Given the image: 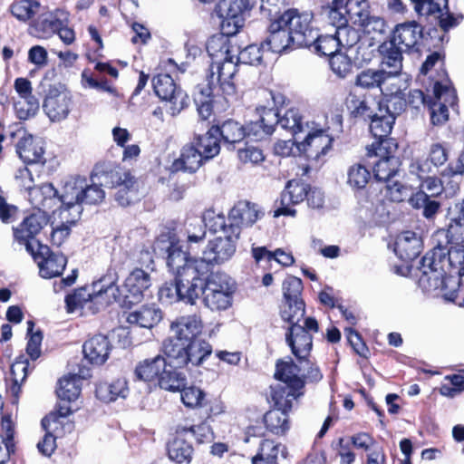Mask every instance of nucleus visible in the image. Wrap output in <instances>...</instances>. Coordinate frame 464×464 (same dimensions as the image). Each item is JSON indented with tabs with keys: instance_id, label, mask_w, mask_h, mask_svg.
I'll use <instances>...</instances> for the list:
<instances>
[{
	"instance_id": "obj_63",
	"label": "nucleus",
	"mask_w": 464,
	"mask_h": 464,
	"mask_svg": "<svg viewBox=\"0 0 464 464\" xmlns=\"http://www.w3.org/2000/svg\"><path fill=\"white\" fill-rule=\"evenodd\" d=\"M265 47L256 44H250L243 50L236 53L237 62L249 65H257L262 62L263 53Z\"/></svg>"
},
{
	"instance_id": "obj_47",
	"label": "nucleus",
	"mask_w": 464,
	"mask_h": 464,
	"mask_svg": "<svg viewBox=\"0 0 464 464\" xmlns=\"http://www.w3.org/2000/svg\"><path fill=\"white\" fill-rule=\"evenodd\" d=\"M58 195V191L54 187L50 184H43L41 186H35L32 190L28 192V198L31 204L38 208H50V201L53 198Z\"/></svg>"
},
{
	"instance_id": "obj_5",
	"label": "nucleus",
	"mask_w": 464,
	"mask_h": 464,
	"mask_svg": "<svg viewBox=\"0 0 464 464\" xmlns=\"http://www.w3.org/2000/svg\"><path fill=\"white\" fill-rule=\"evenodd\" d=\"M358 105L354 108L353 113L361 116H368L372 118L370 130L377 139L371 146L367 147V155H372V150L377 155H382V150L391 149V142L387 139L392 132L395 122L394 116L390 114L383 109V104H380L378 111L371 116L367 113L369 110L364 101H357Z\"/></svg>"
},
{
	"instance_id": "obj_7",
	"label": "nucleus",
	"mask_w": 464,
	"mask_h": 464,
	"mask_svg": "<svg viewBox=\"0 0 464 464\" xmlns=\"http://www.w3.org/2000/svg\"><path fill=\"white\" fill-rule=\"evenodd\" d=\"M193 275L192 270H187L179 274V277L175 276L173 283H165L159 290L160 302L166 304L179 301L194 304L200 295L204 283L188 279L193 277Z\"/></svg>"
},
{
	"instance_id": "obj_27",
	"label": "nucleus",
	"mask_w": 464,
	"mask_h": 464,
	"mask_svg": "<svg viewBox=\"0 0 464 464\" xmlns=\"http://www.w3.org/2000/svg\"><path fill=\"white\" fill-rule=\"evenodd\" d=\"M195 435L193 426L178 429L175 438L168 445L169 458L179 464H188L192 459L193 447L186 439Z\"/></svg>"
},
{
	"instance_id": "obj_38",
	"label": "nucleus",
	"mask_w": 464,
	"mask_h": 464,
	"mask_svg": "<svg viewBox=\"0 0 464 464\" xmlns=\"http://www.w3.org/2000/svg\"><path fill=\"white\" fill-rule=\"evenodd\" d=\"M390 149L382 150V155H377L372 150V155L369 157H380V160L374 163L373 173L377 180L388 182L396 174L399 167V160L397 158L391 155Z\"/></svg>"
},
{
	"instance_id": "obj_43",
	"label": "nucleus",
	"mask_w": 464,
	"mask_h": 464,
	"mask_svg": "<svg viewBox=\"0 0 464 464\" xmlns=\"http://www.w3.org/2000/svg\"><path fill=\"white\" fill-rule=\"evenodd\" d=\"M82 377L78 374L63 376L59 380L57 396L63 401H74L81 393Z\"/></svg>"
},
{
	"instance_id": "obj_23",
	"label": "nucleus",
	"mask_w": 464,
	"mask_h": 464,
	"mask_svg": "<svg viewBox=\"0 0 464 464\" xmlns=\"http://www.w3.org/2000/svg\"><path fill=\"white\" fill-rule=\"evenodd\" d=\"M203 328L199 316L190 314L181 316L170 324L172 335L168 340H174L179 343L185 344L197 340Z\"/></svg>"
},
{
	"instance_id": "obj_28",
	"label": "nucleus",
	"mask_w": 464,
	"mask_h": 464,
	"mask_svg": "<svg viewBox=\"0 0 464 464\" xmlns=\"http://www.w3.org/2000/svg\"><path fill=\"white\" fill-rule=\"evenodd\" d=\"M310 186L300 179L289 180L281 196V205L275 216H295L296 211L290 205H296L304 201L307 196Z\"/></svg>"
},
{
	"instance_id": "obj_60",
	"label": "nucleus",
	"mask_w": 464,
	"mask_h": 464,
	"mask_svg": "<svg viewBox=\"0 0 464 464\" xmlns=\"http://www.w3.org/2000/svg\"><path fill=\"white\" fill-rule=\"evenodd\" d=\"M180 398L185 406L188 408H198L204 405L206 394L197 386H186L180 389Z\"/></svg>"
},
{
	"instance_id": "obj_37",
	"label": "nucleus",
	"mask_w": 464,
	"mask_h": 464,
	"mask_svg": "<svg viewBox=\"0 0 464 464\" xmlns=\"http://www.w3.org/2000/svg\"><path fill=\"white\" fill-rule=\"evenodd\" d=\"M233 35L221 31L220 34H215L208 40L206 48L212 62L226 59L237 53V48L231 45L229 37Z\"/></svg>"
},
{
	"instance_id": "obj_56",
	"label": "nucleus",
	"mask_w": 464,
	"mask_h": 464,
	"mask_svg": "<svg viewBox=\"0 0 464 464\" xmlns=\"http://www.w3.org/2000/svg\"><path fill=\"white\" fill-rule=\"evenodd\" d=\"M205 228L214 233L222 232L224 235L230 233L229 223H227L226 218L221 213H216L214 210H207L201 219Z\"/></svg>"
},
{
	"instance_id": "obj_18",
	"label": "nucleus",
	"mask_w": 464,
	"mask_h": 464,
	"mask_svg": "<svg viewBox=\"0 0 464 464\" xmlns=\"http://www.w3.org/2000/svg\"><path fill=\"white\" fill-rule=\"evenodd\" d=\"M263 121H267V132H273L276 125L289 130L293 135L304 131L299 111L294 108L286 110L284 114L278 110L263 108Z\"/></svg>"
},
{
	"instance_id": "obj_51",
	"label": "nucleus",
	"mask_w": 464,
	"mask_h": 464,
	"mask_svg": "<svg viewBox=\"0 0 464 464\" xmlns=\"http://www.w3.org/2000/svg\"><path fill=\"white\" fill-rule=\"evenodd\" d=\"M347 185L353 189H362L371 179L369 169L360 163L351 165L346 171Z\"/></svg>"
},
{
	"instance_id": "obj_33",
	"label": "nucleus",
	"mask_w": 464,
	"mask_h": 464,
	"mask_svg": "<svg viewBox=\"0 0 464 464\" xmlns=\"http://www.w3.org/2000/svg\"><path fill=\"white\" fill-rule=\"evenodd\" d=\"M379 52L382 55L381 69L386 70V73L392 81L391 84L394 85V82L397 81L396 77L402 69V53L404 51L386 41L379 46Z\"/></svg>"
},
{
	"instance_id": "obj_26",
	"label": "nucleus",
	"mask_w": 464,
	"mask_h": 464,
	"mask_svg": "<svg viewBox=\"0 0 464 464\" xmlns=\"http://www.w3.org/2000/svg\"><path fill=\"white\" fill-rule=\"evenodd\" d=\"M34 259L37 262L40 276L44 278L59 276L67 263L65 256L53 253L47 246L42 245L39 246V252L34 255Z\"/></svg>"
},
{
	"instance_id": "obj_53",
	"label": "nucleus",
	"mask_w": 464,
	"mask_h": 464,
	"mask_svg": "<svg viewBox=\"0 0 464 464\" xmlns=\"http://www.w3.org/2000/svg\"><path fill=\"white\" fill-rule=\"evenodd\" d=\"M280 445L265 440L261 442L258 453L253 458V464H277Z\"/></svg>"
},
{
	"instance_id": "obj_44",
	"label": "nucleus",
	"mask_w": 464,
	"mask_h": 464,
	"mask_svg": "<svg viewBox=\"0 0 464 464\" xmlns=\"http://www.w3.org/2000/svg\"><path fill=\"white\" fill-rule=\"evenodd\" d=\"M300 390L284 383L275 387L272 392V399L276 407V409L285 411L291 410L294 400H296L303 394Z\"/></svg>"
},
{
	"instance_id": "obj_3",
	"label": "nucleus",
	"mask_w": 464,
	"mask_h": 464,
	"mask_svg": "<svg viewBox=\"0 0 464 464\" xmlns=\"http://www.w3.org/2000/svg\"><path fill=\"white\" fill-rule=\"evenodd\" d=\"M92 180H96L102 187H117L115 199L122 207L129 206L139 198L134 177L119 167L110 166L102 170L96 169Z\"/></svg>"
},
{
	"instance_id": "obj_25",
	"label": "nucleus",
	"mask_w": 464,
	"mask_h": 464,
	"mask_svg": "<svg viewBox=\"0 0 464 464\" xmlns=\"http://www.w3.org/2000/svg\"><path fill=\"white\" fill-rule=\"evenodd\" d=\"M262 47H266L267 50L276 53H282L300 46H296L295 40L288 30L279 23V18H276L270 24L268 35L262 43Z\"/></svg>"
},
{
	"instance_id": "obj_59",
	"label": "nucleus",
	"mask_w": 464,
	"mask_h": 464,
	"mask_svg": "<svg viewBox=\"0 0 464 464\" xmlns=\"http://www.w3.org/2000/svg\"><path fill=\"white\" fill-rule=\"evenodd\" d=\"M411 205L415 208H423V216L427 218H433L440 208V203L430 199L422 193H415L410 198Z\"/></svg>"
},
{
	"instance_id": "obj_22",
	"label": "nucleus",
	"mask_w": 464,
	"mask_h": 464,
	"mask_svg": "<svg viewBox=\"0 0 464 464\" xmlns=\"http://www.w3.org/2000/svg\"><path fill=\"white\" fill-rule=\"evenodd\" d=\"M47 223L45 213L38 210L26 217L17 227H14V237L19 243L24 244L26 250L34 255L29 240L33 239Z\"/></svg>"
},
{
	"instance_id": "obj_21",
	"label": "nucleus",
	"mask_w": 464,
	"mask_h": 464,
	"mask_svg": "<svg viewBox=\"0 0 464 464\" xmlns=\"http://www.w3.org/2000/svg\"><path fill=\"white\" fill-rule=\"evenodd\" d=\"M261 216L263 213L256 204L238 201L228 214L229 229L239 237L242 227L252 226Z\"/></svg>"
},
{
	"instance_id": "obj_16",
	"label": "nucleus",
	"mask_w": 464,
	"mask_h": 464,
	"mask_svg": "<svg viewBox=\"0 0 464 464\" xmlns=\"http://www.w3.org/2000/svg\"><path fill=\"white\" fill-rule=\"evenodd\" d=\"M44 111L52 121L65 120L72 108L71 94L64 89L51 86L43 104Z\"/></svg>"
},
{
	"instance_id": "obj_13",
	"label": "nucleus",
	"mask_w": 464,
	"mask_h": 464,
	"mask_svg": "<svg viewBox=\"0 0 464 464\" xmlns=\"http://www.w3.org/2000/svg\"><path fill=\"white\" fill-rule=\"evenodd\" d=\"M155 93L163 101L168 102L169 113L178 115L188 104L187 93L178 88L169 74H158L152 80Z\"/></svg>"
},
{
	"instance_id": "obj_42",
	"label": "nucleus",
	"mask_w": 464,
	"mask_h": 464,
	"mask_svg": "<svg viewBox=\"0 0 464 464\" xmlns=\"http://www.w3.org/2000/svg\"><path fill=\"white\" fill-rule=\"evenodd\" d=\"M167 363L168 358L165 359L160 355L146 359L137 365L135 374L137 378L145 382H150L156 377L160 379V375L165 370Z\"/></svg>"
},
{
	"instance_id": "obj_20",
	"label": "nucleus",
	"mask_w": 464,
	"mask_h": 464,
	"mask_svg": "<svg viewBox=\"0 0 464 464\" xmlns=\"http://www.w3.org/2000/svg\"><path fill=\"white\" fill-rule=\"evenodd\" d=\"M198 259L189 258L178 243H170L168 246L167 265L177 277H179V274L187 270H192L194 272L193 277L188 279L204 283V275H201L197 264Z\"/></svg>"
},
{
	"instance_id": "obj_4",
	"label": "nucleus",
	"mask_w": 464,
	"mask_h": 464,
	"mask_svg": "<svg viewBox=\"0 0 464 464\" xmlns=\"http://www.w3.org/2000/svg\"><path fill=\"white\" fill-rule=\"evenodd\" d=\"M163 352L170 363L176 367H184L188 363L200 365L212 353L211 345L205 340L197 339L185 344L174 340L163 343Z\"/></svg>"
},
{
	"instance_id": "obj_57",
	"label": "nucleus",
	"mask_w": 464,
	"mask_h": 464,
	"mask_svg": "<svg viewBox=\"0 0 464 464\" xmlns=\"http://www.w3.org/2000/svg\"><path fill=\"white\" fill-rule=\"evenodd\" d=\"M315 53L321 55H332L339 53V42L334 34L318 35L315 41L312 44Z\"/></svg>"
},
{
	"instance_id": "obj_50",
	"label": "nucleus",
	"mask_w": 464,
	"mask_h": 464,
	"mask_svg": "<svg viewBox=\"0 0 464 464\" xmlns=\"http://www.w3.org/2000/svg\"><path fill=\"white\" fill-rule=\"evenodd\" d=\"M383 94L389 96L386 104L383 105V109L387 111L388 113L392 114L394 119H396V117L404 111L407 104L404 90L401 87L395 90L385 87Z\"/></svg>"
},
{
	"instance_id": "obj_61",
	"label": "nucleus",
	"mask_w": 464,
	"mask_h": 464,
	"mask_svg": "<svg viewBox=\"0 0 464 464\" xmlns=\"http://www.w3.org/2000/svg\"><path fill=\"white\" fill-rule=\"evenodd\" d=\"M330 67L333 72L340 78H345L353 72V63L343 53H337L330 58Z\"/></svg>"
},
{
	"instance_id": "obj_48",
	"label": "nucleus",
	"mask_w": 464,
	"mask_h": 464,
	"mask_svg": "<svg viewBox=\"0 0 464 464\" xmlns=\"http://www.w3.org/2000/svg\"><path fill=\"white\" fill-rule=\"evenodd\" d=\"M15 92L18 93L20 99H29V106L26 111H24L20 106L18 107L19 114L22 117H25L30 113H35L39 109V102L37 99L33 95V88L31 82L26 78H17L14 84Z\"/></svg>"
},
{
	"instance_id": "obj_29",
	"label": "nucleus",
	"mask_w": 464,
	"mask_h": 464,
	"mask_svg": "<svg viewBox=\"0 0 464 464\" xmlns=\"http://www.w3.org/2000/svg\"><path fill=\"white\" fill-rule=\"evenodd\" d=\"M298 364L292 360L277 362L275 377L295 389L304 385L305 371L309 368V361L297 360Z\"/></svg>"
},
{
	"instance_id": "obj_30",
	"label": "nucleus",
	"mask_w": 464,
	"mask_h": 464,
	"mask_svg": "<svg viewBox=\"0 0 464 464\" xmlns=\"http://www.w3.org/2000/svg\"><path fill=\"white\" fill-rule=\"evenodd\" d=\"M437 244H464V218L449 211L445 228L438 229L432 237Z\"/></svg>"
},
{
	"instance_id": "obj_41",
	"label": "nucleus",
	"mask_w": 464,
	"mask_h": 464,
	"mask_svg": "<svg viewBox=\"0 0 464 464\" xmlns=\"http://www.w3.org/2000/svg\"><path fill=\"white\" fill-rule=\"evenodd\" d=\"M218 129L212 126L204 135H196L195 146L200 150L205 160L216 157L220 151V140Z\"/></svg>"
},
{
	"instance_id": "obj_31",
	"label": "nucleus",
	"mask_w": 464,
	"mask_h": 464,
	"mask_svg": "<svg viewBox=\"0 0 464 464\" xmlns=\"http://www.w3.org/2000/svg\"><path fill=\"white\" fill-rule=\"evenodd\" d=\"M421 36V26L416 22H407L396 25L388 42L407 52L417 44Z\"/></svg>"
},
{
	"instance_id": "obj_9",
	"label": "nucleus",
	"mask_w": 464,
	"mask_h": 464,
	"mask_svg": "<svg viewBox=\"0 0 464 464\" xmlns=\"http://www.w3.org/2000/svg\"><path fill=\"white\" fill-rule=\"evenodd\" d=\"M282 24L295 40L296 46L311 47L317 38V32L312 26L313 14L309 12H299L289 9L279 17Z\"/></svg>"
},
{
	"instance_id": "obj_15",
	"label": "nucleus",
	"mask_w": 464,
	"mask_h": 464,
	"mask_svg": "<svg viewBox=\"0 0 464 464\" xmlns=\"http://www.w3.org/2000/svg\"><path fill=\"white\" fill-rule=\"evenodd\" d=\"M236 53L226 59L212 62L210 65V84H218L226 99L236 93L235 84L231 82L237 72Z\"/></svg>"
},
{
	"instance_id": "obj_10",
	"label": "nucleus",
	"mask_w": 464,
	"mask_h": 464,
	"mask_svg": "<svg viewBox=\"0 0 464 464\" xmlns=\"http://www.w3.org/2000/svg\"><path fill=\"white\" fill-rule=\"evenodd\" d=\"M318 323L313 317L304 319V325H289L285 334V341L296 360L309 361L313 347V337L309 332L316 333Z\"/></svg>"
},
{
	"instance_id": "obj_19",
	"label": "nucleus",
	"mask_w": 464,
	"mask_h": 464,
	"mask_svg": "<svg viewBox=\"0 0 464 464\" xmlns=\"http://www.w3.org/2000/svg\"><path fill=\"white\" fill-rule=\"evenodd\" d=\"M305 127L309 129L308 133L298 148L307 158L318 160L330 150L334 139L328 129L310 128L308 123Z\"/></svg>"
},
{
	"instance_id": "obj_54",
	"label": "nucleus",
	"mask_w": 464,
	"mask_h": 464,
	"mask_svg": "<svg viewBox=\"0 0 464 464\" xmlns=\"http://www.w3.org/2000/svg\"><path fill=\"white\" fill-rule=\"evenodd\" d=\"M347 15L354 24L360 25L370 15L367 0H347L344 5Z\"/></svg>"
},
{
	"instance_id": "obj_32",
	"label": "nucleus",
	"mask_w": 464,
	"mask_h": 464,
	"mask_svg": "<svg viewBox=\"0 0 464 464\" xmlns=\"http://www.w3.org/2000/svg\"><path fill=\"white\" fill-rule=\"evenodd\" d=\"M111 349L110 341L102 334L89 338L82 345L84 358L93 365L103 364L109 358Z\"/></svg>"
},
{
	"instance_id": "obj_45",
	"label": "nucleus",
	"mask_w": 464,
	"mask_h": 464,
	"mask_svg": "<svg viewBox=\"0 0 464 464\" xmlns=\"http://www.w3.org/2000/svg\"><path fill=\"white\" fill-rule=\"evenodd\" d=\"M176 366L168 360L165 370L161 372L159 379L160 387L169 392H179L187 385L186 376L176 370Z\"/></svg>"
},
{
	"instance_id": "obj_46",
	"label": "nucleus",
	"mask_w": 464,
	"mask_h": 464,
	"mask_svg": "<svg viewBox=\"0 0 464 464\" xmlns=\"http://www.w3.org/2000/svg\"><path fill=\"white\" fill-rule=\"evenodd\" d=\"M128 394L127 382L118 379L111 383H100L96 387V396L106 402L113 401L118 398H125Z\"/></svg>"
},
{
	"instance_id": "obj_1",
	"label": "nucleus",
	"mask_w": 464,
	"mask_h": 464,
	"mask_svg": "<svg viewBox=\"0 0 464 464\" xmlns=\"http://www.w3.org/2000/svg\"><path fill=\"white\" fill-rule=\"evenodd\" d=\"M420 261V284L427 290L445 286V279L453 270L463 267L464 244H437Z\"/></svg>"
},
{
	"instance_id": "obj_62",
	"label": "nucleus",
	"mask_w": 464,
	"mask_h": 464,
	"mask_svg": "<svg viewBox=\"0 0 464 464\" xmlns=\"http://www.w3.org/2000/svg\"><path fill=\"white\" fill-rule=\"evenodd\" d=\"M40 5L34 0H21L11 5L12 14L21 21L32 18L39 10Z\"/></svg>"
},
{
	"instance_id": "obj_35",
	"label": "nucleus",
	"mask_w": 464,
	"mask_h": 464,
	"mask_svg": "<svg viewBox=\"0 0 464 464\" xmlns=\"http://www.w3.org/2000/svg\"><path fill=\"white\" fill-rule=\"evenodd\" d=\"M206 160L194 142L184 145L180 150V156L174 160L172 169L175 171L182 170L189 173L196 172Z\"/></svg>"
},
{
	"instance_id": "obj_52",
	"label": "nucleus",
	"mask_w": 464,
	"mask_h": 464,
	"mask_svg": "<svg viewBox=\"0 0 464 464\" xmlns=\"http://www.w3.org/2000/svg\"><path fill=\"white\" fill-rule=\"evenodd\" d=\"M266 428L275 434H284L289 429L287 411L271 410L264 416Z\"/></svg>"
},
{
	"instance_id": "obj_17",
	"label": "nucleus",
	"mask_w": 464,
	"mask_h": 464,
	"mask_svg": "<svg viewBox=\"0 0 464 464\" xmlns=\"http://www.w3.org/2000/svg\"><path fill=\"white\" fill-rule=\"evenodd\" d=\"M433 94L436 101L430 105V119L432 124L440 125L448 121V106L454 109L457 102L456 91L447 82H436Z\"/></svg>"
},
{
	"instance_id": "obj_24",
	"label": "nucleus",
	"mask_w": 464,
	"mask_h": 464,
	"mask_svg": "<svg viewBox=\"0 0 464 464\" xmlns=\"http://www.w3.org/2000/svg\"><path fill=\"white\" fill-rule=\"evenodd\" d=\"M85 178L70 177L63 186L59 200L65 210H73V218L79 217L82 212V192Z\"/></svg>"
},
{
	"instance_id": "obj_40",
	"label": "nucleus",
	"mask_w": 464,
	"mask_h": 464,
	"mask_svg": "<svg viewBox=\"0 0 464 464\" xmlns=\"http://www.w3.org/2000/svg\"><path fill=\"white\" fill-rule=\"evenodd\" d=\"M387 82H392L384 69H367L357 74L355 84L363 89L379 88L382 92H385Z\"/></svg>"
},
{
	"instance_id": "obj_55",
	"label": "nucleus",
	"mask_w": 464,
	"mask_h": 464,
	"mask_svg": "<svg viewBox=\"0 0 464 464\" xmlns=\"http://www.w3.org/2000/svg\"><path fill=\"white\" fill-rule=\"evenodd\" d=\"M304 303L302 299H294V301L285 302L281 312L284 321L290 325L300 324V321L304 315Z\"/></svg>"
},
{
	"instance_id": "obj_34",
	"label": "nucleus",
	"mask_w": 464,
	"mask_h": 464,
	"mask_svg": "<svg viewBox=\"0 0 464 464\" xmlns=\"http://www.w3.org/2000/svg\"><path fill=\"white\" fill-rule=\"evenodd\" d=\"M16 153L24 163L44 162V150L41 140L25 132L23 133L17 141Z\"/></svg>"
},
{
	"instance_id": "obj_58",
	"label": "nucleus",
	"mask_w": 464,
	"mask_h": 464,
	"mask_svg": "<svg viewBox=\"0 0 464 464\" xmlns=\"http://www.w3.org/2000/svg\"><path fill=\"white\" fill-rule=\"evenodd\" d=\"M28 363L25 361H17L11 365L12 385L10 392L16 399L19 396L21 385L27 376Z\"/></svg>"
},
{
	"instance_id": "obj_14",
	"label": "nucleus",
	"mask_w": 464,
	"mask_h": 464,
	"mask_svg": "<svg viewBox=\"0 0 464 464\" xmlns=\"http://www.w3.org/2000/svg\"><path fill=\"white\" fill-rule=\"evenodd\" d=\"M414 5V10L420 15H434L439 19V24L443 31L457 26L462 20V15L454 14L449 11V0H410Z\"/></svg>"
},
{
	"instance_id": "obj_64",
	"label": "nucleus",
	"mask_w": 464,
	"mask_h": 464,
	"mask_svg": "<svg viewBox=\"0 0 464 464\" xmlns=\"http://www.w3.org/2000/svg\"><path fill=\"white\" fill-rule=\"evenodd\" d=\"M93 183L89 185L87 180H84V188L82 192V204L96 205L102 202L105 192L101 188L102 186L96 180H92Z\"/></svg>"
},
{
	"instance_id": "obj_2",
	"label": "nucleus",
	"mask_w": 464,
	"mask_h": 464,
	"mask_svg": "<svg viewBox=\"0 0 464 464\" xmlns=\"http://www.w3.org/2000/svg\"><path fill=\"white\" fill-rule=\"evenodd\" d=\"M118 280V275L115 271L109 273L101 278L99 282L92 285V291L87 288H80L72 295L66 297V305L69 313L83 309L90 303L105 306L113 303L119 287L115 285Z\"/></svg>"
},
{
	"instance_id": "obj_12",
	"label": "nucleus",
	"mask_w": 464,
	"mask_h": 464,
	"mask_svg": "<svg viewBox=\"0 0 464 464\" xmlns=\"http://www.w3.org/2000/svg\"><path fill=\"white\" fill-rule=\"evenodd\" d=\"M249 7V0H219L216 13L220 18L221 31L236 34L244 26L245 14Z\"/></svg>"
},
{
	"instance_id": "obj_49",
	"label": "nucleus",
	"mask_w": 464,
	"mask_h": 464,
	"mask_svg": "<svg viewBox=\"0 0 464 464\" xmlns=\"http://www.w3.org/2000/svg\"><path fill=\"white\" fill-rule=\"evenodd\" d=\"M215 127L218 130V135L222 138L224 142L228 144L241 141L246 134L245 128L233 120H227L222 125Z\"/></svg>"
},
{
	"instance_id": "obj_36",
	"label": "nucleus",
	"mask_w": 464,
	"mask_h": 464,
	"mask_svg": "<svg viewBox=\"0 0 464 464\" xmlns=\"http://www.w3.org/2000/svg\"><path fill=\"white\" fill-rule=\"evenodd\" d=\"M421 240L416 233L405 231L398 236L394 251L402 260L408 261L416 258L421 251Z\"/></svg>"
},
{
	"instance_id": "obj_11",
	"label": "nucleus",
	"mask_w": 464,
	"mask_h": 464,
	"mask_svg": "<svg viewBox=\"0 0 464 464\" xmlns=\"http://www.w3.org/2000/svg\"><path fill=\"white\" fill-rule=\"evenodd\" d=\"M151 285V276L142 268L133 269L125 279L122 289L115 295L113 303L121 306H130L141 302L144 292Z\"/></svg>"
},
{
	"instance_id": "obj_6",
	"label": "nucleus",
	"mask_w": 464,
	"mask_h": 464,
	"mask_svg": "<svg viewBox=\"0 0 464 464\" xmlns=\"http://www.w3.org/2000/svg\"><path fill=\"white\" fill-rule=\"evenodd\" d=\"M203 294L205 305L212 311L227 310L232 304L234 285L231 278L223 273L204 276Z\"/></svg>"
},
{
	"instance_id": "obj_8",
	"label": "nucleus",
	"mask_w": 464,
	"mask_h": 464,
	"mask_svg": "<svg viewBox=\"0 0 464 464\" xmlns=\"http://www.w3.org/2000/svg\"><path fill=\"white\" fill-rule=\"evenodd\" d=\"M238 236L232 231L229 234L219 236L209 241L202 253V257L197 262L201 275L207 276L211 266L220 265L229 260L236 252Z\"/></svg>"
},
{
	"instance_id": "obj_39",
	"label": "nucleus",
	"mask_w": 464,
	"mask_h": 464,
	"mask_svg": "<svg viewBox=\"0 0 464 464\" xmlns=\"http://www.w3.org/2000/svg\"><path fill=\"white\" fill-rule=\"evenodd\" d=\"M162 318L161 311L155 306L143 305L127 315V322L143 328H152Z\"/></svg>"
}]
</instances>
